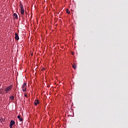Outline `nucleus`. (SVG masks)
<instances>
[{
    "instance_id": "4468645a",
    "label": "nucleus",
    "mask_w": 128,
    "mask_h": 128,
    "mask_svg": "<svg viewBox=\"0 0 128 128\" xmlns=\"http://www.w3.org/2000/svg\"><path fill=\"white\" fill-rule=\"evenodd\" d=\"M24 96L26 97V98H28V95L27 94H24Z\"/></svg>"
},
{
    "instance_id": "9b49d317",
    "label": "nucleus",
    "mask_w": 128,
    "mask_h": 128,
    "mask_svg": "<svg viewBox=\"0 0 128 128\" xmlns=\"http://www.w3.org/2000/svg\"><path fill=\"white\" fill-rule=\"evenodd\" d=\"M66 12L68 14H70V12L68 11V8L66 10Z\"/></svg>"
},
{
    "instance_id": "1a4fd4ad",
    "label": "nucleus",
    "mask_w": 128,
    "mask_h": 128,
    "mask_svg": "<svg viewBox=\"0 0 128 128\" xmlns=\"http://www.w3.org/2000/svg\"><path fill=\"white\" fill-rule=\"evenodd\" d=\"M72 66L74 69H76V64H72Z\"/></svg>"
},
{
    "instance_id": "dca6fc26",
    "label": "nucleus",
    "mask_w": 128,
    "mask_h": 128,
    "mask_svg": "<svg viewBox=\"0 0 128 128\" xmlns=\"http://www.w3.org/2000/svg\"><path fill=\"white\" fill-rule=\"evenodd\" d=\"M10 128H12V126H10Z\"/></svg>"
},
{
    "instance_id": "7ed1b4c3",
    "label": "nucleus",
    "mask_w": 128,
    "mask_h": 128,
    "mask_svg": "<svg viewBox=\"0 0 128 128\" xmlns=\"http://www.w3.org/2000/svg\"><path fill=\"white\" fill-rule=\"evenodd\" d=\"M14 38L16 40H20L19 36L18 33H15V37Z\"/></svg>"
},
{
    "instance_id": "9d476101",
    "label": "nucleus",
    "mask_w": 128,
    "mask_h": 128,
    "mask_svg": "<svg viewBox=\"0 0 128 128\" xmlns=\"http://www.w3.org/2000/svg\"><path fill=\"white\" fill-rule=\"evenodd\" d=\"M26 85H27V84L26 82H24L22 86V88H26Z\"/></svg>"
},
{
    "instance_id": "39448f33",
    "label": "nucleus",
    "mask_w": 128,
    "mask_h": 128,
    "mask_svg": "<svg viewBox=\"0 0 128 128\" xmlns=\"http://www.w3.org/2000/svg\"><path fill=\"white\" fill-rule=\"evenodd\" d=\"M34 105L35 106H37L38 104H39V100H36L35 101H34Z\"/></svg>"
},
{
    "instance_id": "ddd939ff",
    "label": "nucleus",
    "mask_w": 128,
    "mask_h": 128,
    "mask_svg": "<svg viewBox=\"0 0 128 128\" xmlns=\"http://www.w3.org/2000/svg\"><path fill=\"white\" fill-rule=\"evenodd\" d=\"M0 120H0L1 123H3L4 122V118H1Z\"/></svg>"
},
{
    "instance_id": "2eb2a0df",
    "label": "nucleus",
    "mask_w": 128,
    "mask_h": 128,
    "mask_svg": "<svg viewBox=\"0 0 128 128\" xmlns=\"http://www.w3.org/2000/svg\"><path fill=\"white\" fill-rule=\"evenodd\" d=\"M72 56H74V53L72 52Z\"/></svg>"
},
{
    "instance_id": "20e7f679",
    "label": "nucleus",
    "mask_w": 128,
    "mask_h": 128,
    "mask_svg": "<svg viewBox=\"0 0 128 128\" xmlns=\"http://www.w3.org/2000/svg\"><path fill=\"white\" fill-rule=\"evenodd\" d=\"M16 122L14 120H11L10 123V126H13L14 124H15Z\"/></svg>"
},
{
    "instance_id": "f03ea898",
    "label": "nucleus",
    "mask_w": 128,
    "mask_h": 128,
    "mask_svg": "<svg viewBox=\"0 0 128 128\" xmlns=\"http://www.w3.org/2000/svg\"><path fill=\"white\" fill-rule=\"evenodd\" d=\"M12 89V86H8L6 89V92L8 94L10 91Z\"/></svg>"
},
{
    "instance_id": "423d86ee",
    "label": "nucleus",
    "mask_w": 128,
    "mask_h": 128,
    "mask_svg": "<svg viewBox=\"0 0 128 128\" xmlns=\"http://www.w3.org/2000/svg\"><path fill=\"white\" fill-rule=\"evenodd\" d=\"M17 118L20 122L23 121V118H20V115L18 116Z\"/></svg>"
},
{
    "instance_id": "0eeeda50",
    "label": "nucleus",
    "mask_w": 128,
    "mask_h": 128,
    "mask_svg": "<svg viewBox=\"0 0 128 128\" xmlns=\"http://www.w3.org/2000/svg\"><path fill=\"white\" fill-rule=\"evenodd\" d=\"M13 16H14V18H15L16 20H18V14H17L16 13H14V14H13Z\"/></svg>"
},
{
    "instance_id": "6e6552de",
    "label": "nucleus",
    "mask_w": 128,
    "mask_h": 128,
    "mask_svg": "<svg viewBox=\"0 0 128 128\" xmlns=\"http://www.w3.org/2000/svg\"><path fill=\"white\" fill-rule=\"evenodd\" d=\"M10 98L12 100H14V96H10Z\"/></svg>"
},
{
    "instance_id": "f257e3e1",
    "label": "nucleus",
    "mask_w": 128,
    "mask_h": 128,
    "mask_svg": "<svg viewBox=\"0 0 128 128\" xmlns=\"http://www.w3.org/2000/svg\"><path fill=\"white\" fill-rule=\"evenodd\" d=\"M20 8L21 14H24V5L22 4V3H20Z\"/></svg>"
},
{
    "instance_id": "f8f14e48",
    "label": "nucleus",
    "mask_w": 128,
    "mask_h": 128,
    "mask_svg": "<svg viewBox=\"0 0 128 128\" xmlns=\"http://www.w3.org/2000/svg\"><path fill=\"white\" fill-rule=\"evenodd\" d=\"M26 88H22V92H26Z\"/></svg>"
}]
</instances>
